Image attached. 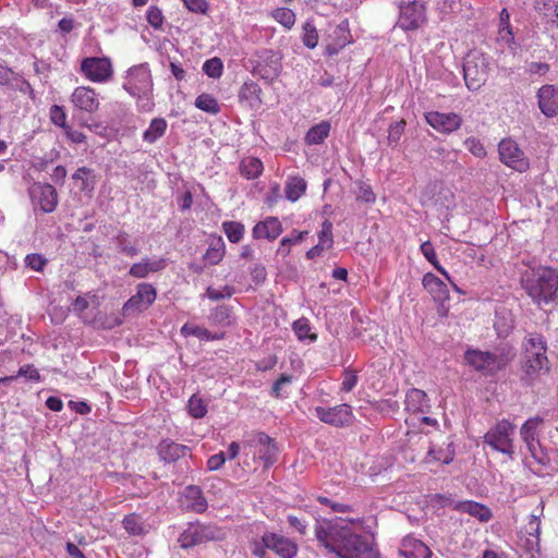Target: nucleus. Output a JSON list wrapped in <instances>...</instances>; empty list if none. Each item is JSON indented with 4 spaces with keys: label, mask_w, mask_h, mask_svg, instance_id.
Here are the masks:
<instances>
[{
    "label": "nucleus",
    "mask_w": 558,
    "mask_h": 558,
    "mask_svg": "<svg viewBox=\"0 0 558 558\" xmlns=\"http://www.w3.org/2000/svg\"><path fill=\"white\" fill-rule=\"evenodd\" d=\"M124 89L135 97H147L153 92V80L149 69L137 65L129 70Z\"/></svg>",
    "instance_id": "obj_8"
},
{
    "label": "nucleus",
    "mask_w": 558,
    "mask_h": 558,
    "mask_svg": "<svg viewBox=\"0 0 558 558\" xmlns=\"http://www.w3.org/2000/svg\"><path fill=\"white\" fill-rule=\"evenodd\" d=\"M423 286L435 301L442 302L448 299L447 286L434 274L428 272L423 277Z\"/></svg>",
    "instance_id": "obj_24"
},
{
    "label": "nucleus",
    "mask_w": 558,
    "mask_h": 558,
    "mask_svg": "<svg viewBox=\"0 0 558 558\" xmlns=\"http://www.w3.org/2000/svg\"><path fill=\"white\" fill-rule=\"evenodd\" d=\"M271 16L286 28H291L295 23V14L291 9L278 8L271 12Z\"/></svg>",
    "instance_id": "obj_37"
},
{
    "label": "nucleus",
    "mask_w": 558,
    "mask_h": 558,
    "mask_svg": "<svg viewBox=\"0 0 558 558\" xmlns=\"http://www.w3.org/2000/svg\"><path fill=\"white\" fill-rule=\"evenodd\" d=\"M222 227L230 242H240L244 233V226L242 223L235 221H226L223 222Z\"/></svg>",
    "instance_id": "obj_39"
},
{
    "label": "nucleus",
    "mask_w": 558,
    "mask_h": 558,
    "mask_svg": "<svg viewBox=\"0 0 558 558\" xmlns=\"http://www.w3.org/2000/svg\"><path fill=\"white\" fill-rule=\"evenodd\" d=\"M357 191L355 192V201L359 202H365V203H374L375 202V194L371 187L369 184L365 182H357Z\"/></svg>",
    "instance_id": "obj_43"
},
{
    "label": "nucleus",
    "mask_w": 558,
    "mask_h": 558,
    "mask_svg": "<svg viewBox=\"0 0 558 558\" xmlns=\"http://www.w3.org/2000/svg\"><path fill=\"white\" fill-rule=\"evenodd\" d=\"M465 361L477 372L487 375H494L498 371L506 367L509 359L505 354L497 355L492 352L481 350H468L465 352Z\"/></svg>",
    "instance_id": "obj_6"
},
{
    "label": "nucleus",
    "mask_w": 558,
    "mask_h": 558,
    "mask_svg": "<svg viewBox=\"0 0 558 558\" xmlns=\"http://www.w3.org/2000/svg\"><path fill=\"white\" fill-rule=\"evenodd\" d=\"M277 452L278 448L275 444L266 447L265 451L260 454V459L265 461L266 466H269L275 462Z\"/></svg>",
    "instance_id": "obj_64"
},
{
    "label": "nucleus",
    "mask_w": 558,
    "mask_h": 558,
    "mask_svg": "<svg viewBox=\"0 0 558 558\" xmlns=\"http://www.w3.org/2000/svg\"><path fill=\"white\" fill-rule=\"evenodd\" d=\"M265 533L258 538H253L250 542V549L252 554L258 558H270L268 550L269 548L265 544Z\"/></svg>",
    "instance_id": "obj_47"
},
{
    "label": "nucleus",
    "mask_w": 558,
    "mask_h": 558,
    "mask_svg": "<svg viewBox=\"0 0 558 558\" xmlns=\"http://www.w3.org/2000/svg\"><path fill=\"white\" fill-rule=\"evenodd\" d=\"M331 228H332L331 222L325 221L323 223L322 230L318 234V238H319L318 243L324 244V246H326V247H330L331 243H332Z\"/></svg>",
    "instance_id": "obj_57"
},
{
    "label": "nucleus",
    "mask_w": 558,
    "mask_h": 558,
    "mask_svg": "<svg viewBox=\"0 0 558 558\" xmlns=\"http://www.w3.org/2000/svg\"><path fill=\"white\" fill-rule=\"evenodd\" d=\"M538 106L541 111L547 117L558 114V90L554 86L545 85L538 90Z\"/></svg>",
    "instance_id": "obj_19"
},
{
    "label": "nucleus",
    "mask_w": 558,
    "mask_h": 558,
    "mask_svg": "<svg viewBox=\"0 0 558 558\" xmlns=\"http://www.w3.org/2000/svg\"><path fill=\"white\" fill-rule=\"evenodd\" d=\"M306 190V183L302 178H292L286 185V197L291 201H298Z\"/></svg>",
    "instance_id": "obj_32"
},
{
    "label": "nucleus",
    "mask_w": 558,
    "mask_h": 558,
    "mask_svg": "<svg viewBox=\"0 0 558 558\" xmlns=\"http://www.w3.org/2000/svg\"><path fill=\"white\" fill-rule=\"evenodd\" d=\"M81 70L93 82H105L112 75V65L108 58H85Z\"/></svg>",
    "instance_id": "obj_12"
},
{
    "label": "nucleus",
    "mask_w": 558,
    "mask_h": 558,
    "mask_svg": "<svg viewBox=\"0 0 558 558\" xmlns=\"http://www.w3.org/2000/svg\"><path fill=\"white\" fill-rule=\"evenodd\" d=\"M266 275H267L266 268L262 264H255L251 268L252 280L254 281L255 284H259V283L264 282L266 279Z\"/></svg>",
    "instance_id": "obj_62"
},
{
    "label": "nucleus",
    "mask_w": 558,
    "mask_h": 558,
    "mask_svg": "<svg viewBox=\"0 0 558 558\" xmlns=\"http://www.w3.org/2000/svg\"><path fill=\"white\" fill-rule=\"evenodd\" d=\"M50 119L56 125L63 128L65 125L66 116L61 107L53 105L50 109Z\"/></svg>",
    "instance_id": "obj_59"
},
{
    "label": "nucleus",
    "mask_w": 558,
    "mask_h": 558,
    "mask_svg": "<svg viewBox=\"0 0 558 558\" xmlns=\"http://www.w3.org/2000/svg\"><path fill=\"white\" fill-rule=\"evenodd\" d=\"M240 170L245 178L255 179L262 173L263 163L258 158H245L240 165Z\"/></svg>",
    "instance_id": "obj_30"
},
{
    "label": "nucleus",
    "mask_w": 558,
    "mask_h": 558,
    "mask_svg": "<svg viewBox=\"0 0 558 558\" xmlns=\"http://www.w3.org/2000/svg\"><path fill=\"white\" fill-rule=\"evenodd\" d=\"M186 9L193 13L205 14L208 10L206 0H181Z\"/></svg>",
    "instance_id": "obj_54"
},
{
    "label": "nucleus",
    "mask_w": 558,
    "mask_h": 558,
    "mask_svg": "<svg viewBox=\"0 0 558 558\" xmlns=\"http://www.w3.org/2000/svg\"><path fill=\"white\" fill-rule=\"evenodd\" d=\"M459 509L474 518H477L482 522H487L492 518L490 510L486 506L476 501L462 502L460 504Z\"/></svg>",
    "instance_id": "obj_27"
},
{
    "label": "nucleus",
    "mask_w": 558,
    "mask_h": 558,
    "mask_svg": "<svg viewBox=\"0 0 558 558\" xmlns=\"http://www.w3.org/2000/svg\"><path fill=\"white\" fill-rule=\"evenodd\" d=\"M330 125L329 123L323 122L319 123L308 130L305 136V141L308 144H318L323 142L329 133Z\"/></svg>",
    "instance_id": "obj_34"
},
{
    "label": "nucleus",
    "mask_w": 558,
    "mask_h": 558,
    "mask_svg": "<svg viewBox=\"0 0 558 558\" xmlns=\"http://www.w3.org/2000/svg\"><path fill=\"white\" fill-rule=\"evenodd\" d=\"M404 128H405L404 120L397 121L389 126L387 141L390 145H395L400 141V138L404 132Z\"/></svg>",
    "instance_id": "obj_50"
},
{
    "label": "nucleus",
    "mask_w": 558,
    "mask_h": 558,
    "mask_svg": "<svg viewBox=\"0 0 558 558\" xmlns=\"http://www.w3.org/2000/svg\"><path fill=\"white\" fill-rule=\"evenodd\" d=\"M253 71L266 82H274L281 72V54L267 49L259 51L258 60Z\"/></svg>",
    "instance_id": "obj_10"
},
{
    "label": "nucleus",
    "mask_w": 558,
    "mask_h": 558,
    "mask_svg": "<svg viewBox=\"0 0 558 558\" xmlns=\"http://www.w3.org/2000/svg\"><path fill=\"white\" fill-rule=\"evenodd\" d=\"M397 25L403 31H415L426 23V8L423 3L412 1L399 5Z\"/></svg>",
    "instance_id": "obj_9"
},
{
    "label": "nucleus",
    "mask_w": 558,
    "mask_h": 558,
    "mask_svg": "<svg viewBox=\"0 0 558 558\" xmlns=\"http://www.w3.org/2000/svg\"><path fill=\"white\" fill-rule=\"evenodd\" d=\"M123 526L128 533L132 535H143L146 533L144 522L141 517L136 513L125 515L123 519Z\"/></svg>",
    "instance_id": "obj_33"
},
{
    "label": "nucleus",
    "mask_w": 558,
    "mask_h": 558,
    "mask_svg": "<svg viewBox=\"0 0 558 558\" xmlns=\"http://www.w3.org/2000/svg\"><path fill=\"white\" fill-rule=\"evenodd\" d=\"M351 558H380L378 549L375 548L374 536L359 535L351 531Z\"/></svg>",
    "instance_id": "obj_16"
},
{
    "label": "nucleus",
    "mask_w": 558,
    "mask_h": 558,
    "mask_svg": "<svg viewBox=\"0 0 558 558\" xmlns=\"http://www.w3.org/2000/svg\"><path fill=\"white\" fill-rule=\"evenodd\" d=\"M499 158L506 166L523 172L529 169V161L518 144L511 138H504L498 145Z\"/></svg>",
    "instance_id": "obj_11"
},
{
    "label": "nucleus",
    "mask_w": 558,
    "mask_h": 558,
    "mask_svg": "<svg viewBox=\"0 0 558 558\" xmlns=\"http://www.w3.org/2000/svg\"><path fill=\"white\" fill-rule=\"evenodd\" d=\"M72 102L74 106L88 113L95 112L99 107L96 93L90 87H76L72 94Z\"/></svg>",
    "instance_id": "obj_18"
},
{
    "label": "nucleus",
    "mask_w": 558,
    "mask_h": 558,
    "mask_svg": "<svg viewBox=\"0 0 558 558\" xmlns=\"http://www.w3.org/2000/svg\"><path fill=\"white\" fill-rule=\"evenodd\" d=\"M146 20L151 27L158 29L163 24V14L159 8L149 7L146 13Z\"/></svg>",
    "instance_id": "obj_51"
},
{
    "label": "nucleus",
    "mask_w": 558,
    "mask_h": 558,
    "mask_svg": "<svg viewBox=\"0 0 558 558\" xmlns=\"http://www.w3.org/2000/svg\"><path fill=\"white\" fill-rule=\"evenodd\" d=\"M425 120L433 129L445 134L457 131L462 124V118L454 112L430 111L425 114Z\"/></svg>",
    "instance_id": "obj_14"
},
{
    "label": "nucleus",
    "mask_w": 558,
    "mask_h": 558,
    "mask_svg": "<svg viewBox=\"0 0 558 558\" xmlns=\"http://www.w3.org/2000/svg\"><path fill=\"white\" fill-rule=\"evenodd\" d=\"M514 428L515 426L511 422L501 420L485 434L484 442L489 445L494 450L512 458L514 450L511 435Z\"/></svg>",
    "instance_id": "obj_5"
},
{
    "label": "nucleus",
    "mask_w": 558,
    "mask_h": 558,
    "mask_svg": "<svg viewBox=\"0 0 558 558\" xmlns=\"http://www.w3.org/2000/svg\"><path fill=\"white\" fill-rule=\"evenodd\" d=\"M293 330L300 340H305V339L315 340L316 339L315 333H310L311 327L308 325L307 319L301 318V319L295 320L293 324Z\"/></svg>",
    "instance_id": "obj_45"
},
{
    "label": "nucleus",
    "mask_w": 558,
    "mask_h": 558,
    "mask_svg": "<svg viewBox=\"0 0 558 558\" xmlns=\"http://www.w3.org/2000/svg\"><path fill=\"white\" fill-rule=\"evenodd\" d=\"M148 272L147 260L144 259L141 263L133 264L129 274L135 278H145Z\"/></svg>",
    "instance_id": "obj_63"
},
{
    "label": "nucleus",
    "mask_w": 558,
    "mask_h": 558,
    "mask_svg": "<svg viewBox=\"0 0 558 558\" xmlns=\"http://www.w3.org/2000/svg\"><path fill=\"white\" fill-rule=\"evenodd\" d=\"M464 145L468 148V150L472 153L475 157L483 158L486 156V149L477 138H466Z\"/></svg>",
    "instance_id": "obj_53"
},
{
    "label": "nucleus",
    "mask_w": 558,
    "mask_h": 558,
    "mask_svg": "<svg viewBox=\"0 0 558 558\" xmlns=\"http://www.w3.org/2000/svg\"><path fill=\"white\" fill-rule=\"evenodd\" d=\"M355 310L351 311V333L355 338H362V341L372 338L371 331L373 330V322L371 319H363L361 316L355 315Z\"/></svg>",
    "instance_id": "obj_26"
},
{
    "label": "nucleus",
    "mask_w": 558,
    "mask_h": 558,
    "mask_svg": "<svg viewBox=\"0 0 558 558\" xmlns=\"http://www.w3.org/2000/svg\"><path fill=\"white\" fill-rule=\"evenodd\" d=\"M543 423V418L536 416L529 418L521 427L520 434L524 442L537 438L536 428Z\"/></svg>",
    "instance_id": "obj_38"
},
{
    "label": "nucleus",
    "mask_w": 558,
    "mask_h": 558,
    "mask_svg": "<svg viewBox=\"0 0 558 558\" xmlns=\"http://www.w3.org/2000/svg\"><path fill=\"white\" fill-rule=\"evenodd\" d=\"M522 369L524 372L522 379L525 380L527 385H532L542 371L547 372L549 369L546 353L524 351Z\"/></svg>",
    "instance_id": "obj_13"
},
{
    "label": "nucleus",
    "mask_w": 558,
    "mask_h": 558,
    "mask_svg": "<svg viewBox=\"0 0 558 558\" xmlns=\"http://www.w3.org/2000/svg\"><path fill=\"white\" fill-rule=\"evenodd\" d=\"M327 527L317 525L316 537L337 558H349V520L337 518L327 522Z\"/></svg>",
    "instance_id": "obj_2"
},
{
    "label": "nucleus",
    "mask_w": 558,
    "mask_h": 558,
    "mask_svg": "<svg viewBox=\"0 0 558 558\" xmlns=\"http://www.w3.org/2000/svg\"><path fill=\"white\" fill-rule=\"evenodd\" d=\"M232 293H233V288L228 287V286H226L222 291L218 290V289H214V288H208L207 289L208 298L214 300V301L221 300V299H225V298H229V296L232 295Z\"/></svg>",
    "instance_id": "obj_61"
},
{
    "label": "nucleus",
    "mask_w": 558,
    "mask_h": 558,
    "mask_svg": "<svg viewBox=\"0 0 558 558\" xmlns=\"http://www.w3.org/2000/svg\"><path fill=\"white\" fill-rule=\"evenodd\" d=\"M421 204L437 210L449 209L454 204V195L440 181L429 182L421 194Z\"/></svg>",
    "instance_id": "obj_7"
},
{
    "label": "nucleus",
    "mask_w": 558,
    "mask_h": 558,
    "mask_svg": "<svg viewBox=\"0 0 558 558\" xmlns=\"http://www.w3.org/2000/svg\"><path fill=\"white\" fill-rule=\"evenodd\" d=\"M522 547L527 554H530L531 558H539V537H525L522 543Z\"/></svg>",
    "instance_id": "obj_52"
},
{
    "label": "nucleus",
    "mask_w": 558,
    "mask_h": 558,
    "mask_svg": "<svg viewBox=\"0 0 558 558\" xmlns=\"http://www.w3.org/2000/svg\"><path fill=\"white\" fill-rule=\"evenodd\" d=\"M421 252L425 256V258L435 267L437 271L445 276L447 280H450L449 274L438 263L434 246L429 241L422 243Z\"/></svg>",
    "instance_id": "obj_35"
},
{
    "label": "nucleus",
    "mask_w": 558,
    "mask_h": 558,
    "mask_svg": "<svg viewBox=\"0 0 558 558\" xmlns=\"http://www.w3.org/2000/svg\"><path fill=\"white\" fill-rule=\"evenodd\" d=\"M265 542L269 550L274 551L280 558H294L298 554V545L281 534L266 532Z\"/></svg>",
    "instance_id": "obj_15"
},
{
    "label": "nucleus",
    "mask_w": 558,
    "mask_h": 558,
    "mask_svg": "<svg viewBox=\"0 0 558 558\" xmlns=\"http://www.w3.org/2000/svg\"><path fill=\"white\" fill-rule=\"evenodd\" d=\"M116 243L120 251L128 256H135L138 253V250L130 243L129 234L125 232H120L116 236Z\"/></svg>",
    "instance_id": "obj_46"
},
{
    "label": "nucleus",
    "mask_w": 558,
    "mask_h": 558,
    "mask_svg": "<svg viewBox=\"0 0 558 558\" xmlns=\"http://www.w3.org/2000/svg\"><path fill=\"white\" fill-rule=\"evenodd\" d=\"M523 348L525 352L531 351L546 353L547 351L546 341L539 333H531L527 338H525Z\"/></svg>",
    "instance_id": "obj_36"
},
{
    "label": "nucleus",
    "mask_w": 558,
    "mask_h": 558,
    "mask_svg": "<svg viewBox=\"0 0 558 558\" xmlns=\"http://www.w3.org/2000/svg\"><path fill=\"white\" fill-rule=\"evenodd\" d=\"M281 232V222L276 217H268L253 228V236L255 239H268L272 241L277 239Z\"/></svg>",
    "instance_id": "obj_21"
},
{
    "label": "nucleus",
    "mask_w": 558,
    "mask_h": 558,
    "mask_svg": "<svg viewBox=\"0 0 558 558\" xmlns=\"http://www.w3.org/2000/svg\"><path fill=\"white\" fill-rule=\"evenodd\" d=\"M189 448L173 441L163 440L159 445V456L166 462H174L178 459L186 456Z\"/></svg>",
    "instance_id": "obj_25"
},
{
    "label": "nucleus",
    "mask_w": 558,
    "mask_h": 558,
    "mask_svg": "<svg viewBox=\"0 0 558 558\" xmlns=\"http://www.w3.org/2000/svg\"><path fill=\"white\" fill-rule=\"evenodd\" d=\"M225 531L215 524L191 523L179 536L178 542L182 548L225 538Z\"/></svg>",
    "instance_id": "obj_3"
},
{
    "label": "nucleus",
    "mask_w": 558,
    "mask_h": 558,
    "mask_svg": "<svg viewBox=\"0 0 558 558\" xmlns=\"http://www.w3.org/2000/svg\"><path fill=\"white\" fill-rule=\"evenodd\" d=\"M525 531L531 537H539L541 534V520L537 515L532 514L530 521L525 526Z\"/></svg>",
    "instance_id": "obj_60"
},
{
    "label": "nucleus",
    "mask_w": 558,
    "mask_h": 558,
    "mask_svg": "<svg viewBox=\"0 0 558 558\" xmlns=\"http://www.w3.org/2000/svg\"><path fill=\"white\" fill-rule=\"evenodd\" d=\"M187 408L189 413L195 418L204 417L207 413L206 404L201 398L196 397L195 395H193L190 398Z\"/></svg>",
    "instance_id": "obj_42"
},
{
    "label": "nucleus",
    "mask_w": 558,
    "mask_h": 558,
    "mask_svg": "<svg viewBox=\"0 0 558 558\" xmlns=\"http://www.w3.org/2000/svg\"><path fill=\"white\" fill-rule=\"evenodd\" d=\"M315 411L320 421L333 426H344L349 422V407L347 404L332 408L317 407Z\"/></svg>",
    "instance_id": "obj_17"
},
{
    "label": "nucleus",
    "mask_w": 558,
    "mask_h": 558,
    "mask_svg": "<svg viewBox=\"0 0 558 558\" xmlns=\"http://www.w3.org/2000/svg\"><path fill=\"white\" fill-rule=\"evenodd\" d=\"M303 29H304V36H303L304 45L310 49L315 48L318 44V34H317L315 26L313 24H311L310 22H306L303 26Z\"/></svg>",
    "instance_id": "obj_48"
},
{
    "label": "nucleus",
    "mask_w": 558,
    "mask_h": 558,
    "mask_svg": "<svg viewBox=\"0 0 558 558\" xmlns=\"http://www.w3.org/2000/svg\"><path fill=\"white\" fill-rule=\"evenodd\" d=\"M181 333L184 337L195 336L199 339H205V340L213 339L209 330H207L206 328L196 326V325H191V324L183 325L181 328Z\"/></svg>",
    "instance_id": "obj_44"
},
{
    "label": "nucleus",
    "mask_w": 558,
    "mask_h": 558,
    "mask_svg": "<svg viewBox=\"0 0 558 558\" xmlns=\"http://www.w3.org/2000/svg\"><path fill=\"white\" fill-rule=\"evenodd\" d=\"M182 505L196 513H202L207 509V501L198 486L190 485L185 488L182 497Z\"/></svg>",
    "instance_id": "obj_20"
},
{
    "label": "nucleus",
    "mask_w": 558,
    "mask_h": 558,
    "mask_svg": "<svg viewBox=\"0 0 558 558\" xmlns=\"http://www.w3.org/2000/svg\"><path fill=\"white\" fill-rule=\"evenodd\" d=\"M135 299L143 300L144 306H150L156 299V290L149 283H141L138 286L137 293L135 294Z\"/></svg>",
    "instance_id": "obj_41"
},
{
    "label": "nucleus",
    "mask_w": 558,
    "mask_h": 558,
    "mask_svg": "<svg viewBox=\"0 0 558 558\" xmlns=\"http://www.w3.org/2000/svg\"><path fill=\"white\" fill-rule=\"evenodd\" d=\"M195 106L209 113H217L219 111V105L217 100L209 94H202L195 100Z\"/></svg>",
    "instance_id": "obj_40"
},
{
    "label": "nucleus",
    "mask_w": 558,
    "mask_h": 558,
    "mask_svg": "<svg viewBox=\"0 0 558 558\" xmlns=\"http://www.w3.org/2000/svg\"><path fill=\"white\" fill-rule=\"evenodd\" d=\"M167 130V121L163 118H155L151 120L148 129L144 132V141L153 144L160 138Z\"/></svg>",
    "instance_id": "obj_28"
},
{
    "label": "nucleus",
    "mask_w": 558,
    "mask_h": 558,
    "mask_svg": "<svg viewBox=\"0 0 558 558\" xmlns=\"http://www.w3.org/2000/svg\"><path fill=\"white\" fill-rule=\"evenodd\" d=\"M405 408L413 412H427L430 404L426 392L416 388L410 389L405 396Z\"/></svg>",
    "instance_id": "obj_23"
},
{
    "label": "nucleus",
    "mask_w": 558,
    "mask_h": 558,
    "mask_svg": "<svg viewBox=\"0 0 558 558\" xmlns=\"http://www.w3.org/2000/svg\"><path fill=\"white\" fill-rule=\"evenodd\" d=\"M26 266L33 270L40 271L46 265V259L38 254H29L25 258Z\"/></svg>",
    "instance_id": "obj_58"
},
{
    "label": "nucleus",
    "mask_w": 558,
    "mask_h": 558,
    "mask_svg": "<svg viewBox=\"0 0 558 558\" xmlns=\"http://www.w3.org/2000/svg\"><path fill=\"white\" fill-rule=\"evenodd\" d=\"M225 255V243L222 242L221 238L215 240L211 242L209 247L207 248L206 253L204 254L203 258L206 260L209 265H217Z\"/></svg>",
    "instance_id": "obj_31"
},
{
    "label": "nucleus",
    "mask_w": 558,
    "mask_h": 558,
    "mask_svg": "<svg viewBox=\"0 0 558 558\" xmlns=\"http://www.w3.org/2000/svg\"><path fill=\"white\" fill-rule=\"evenodd\" d=\"M520 284L538 308L550 311L558 304V269L527 268L521 274Z\"/></svg>",
    "instance_id": "obj_1"
},
{
    "label": "nucleus",
    "mask_w": 558,
    "mask_h": 558,
    "mask_svg": "<svg viewBox=\"0 0 558 558\" xmlns=\"http://www.w3.org/2000/svg\"><path fill=\"white\" fill-rule=\"evenodd\" d=\"M148 306H144L143 300L135 299V295H133L123 306V312L125 315H130L134 312H141L143 310H146Z\"/></svg>",
    "instance_id": "obj_56"
},
{
    "label": "nucleus",
    "mask_w": 558,
    "mask_h": 558,
    "mask_svg": "<svg viewBox=\"0 0 558 558\" xmlns=\"http://www.w3.org/2000/svg\"><path fill=\"white\" fill-rule=\"evenodd\" d=\"M15 376H17V378L19 377H25V378H27L28 380H32V381H39L40 380L39 372L32 364H27V365L21 366L19 372H17V374Z\"/></svg>",
    "instance_id": "obj_55"
},
{
    "label": "nucleus",
    "mask_w": 558,
    "mask_h": 558,
    "mask_svg": "<svg viewBox=\"0 0 558 558\" xmlns=\"http://www.w3.org/2000/svg\"><path fill=\"white\" fill-rule=\"evenodd\" d=\"M463 75L470 90H477L488 76V62L480 52H470L464 59Z\"/></svg>",
    "instance_id": "obj_4"
},
{
    "label": "nucleus",
    "mask_w": 558,
    "mask_h": 558,
    "mask_svg": "<svg viewBox=\"0 0 558 558\" xmlns=\"http://www.w3.org/2000/svg\"><path fill=\"white\" fill-rule=\"evenodd\" d=\"M34 192L38 193V195H33V197L38 201L43 211L52 213L56 209L58 204V194L52 185H38Z\"/></svg>",
    "instance_id": "obj_22"
},
{
    "label": "nucleus",
    "mask_w": 558,
    "mask_h": 558,
    "mask_svg": "<svg viewBox=\"0 0 558 558\" xmlns=\"http://www.w3.org/2000/svg\"><path fill=\"white\" fill-rule=\"evenodd\" d=\"M534 8L558 27V0H535Z\"/></svg>",
    "instance_id": "obj_29"
},
{
    "label": "nucleus",
    "mask_w": 558,
    "mask_h": 558,
    "mask_svg": "<svg viewBox=\"0 0 558 558\" xmlns=\"http://www.w3.org/2000/svg\"><path fill=\"white\" fill-rule=\"evenodd\" d=\"M203 71L213 78H217L222 74V62L219 58L207 60L203 65Z\"/></svg>",
    "instance_id": "obj_49"
}]
</instances>
